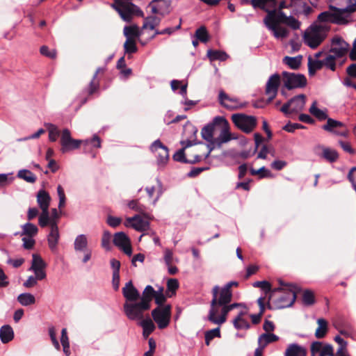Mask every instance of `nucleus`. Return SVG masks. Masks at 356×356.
Returning a JSON list of instances; mask_svg holds the SVG:
<instances>
[{"label":"nucleus","mask_w":356,"mask_h":356,"mask_svg":"<svg viewBox=\"0 0 356 356\" xmlns=\"http://www.w3.org/2000/svg\"><path fill=\"white\" fill-rule=\"evenodd\" d=\"M266 27L273 33L274 37L278 40H283L288 37L289 30L281 24H286L294 30L298 29L300 22L292 16H286L282 11L273 10L267 14L264 19Z\"/></svg>","instance_id":"f257e3e1"},{"label":"nucleus","mask_w":356,"mask_h":356,"mask_svg":"<svg viewBox=\"0 0 356 356\" xmlns=\"http://www.w3.org/2000/svg\"><path fill=\"white\" fill-rule=\"evenodd\" d=\"M330 27L326 24H314L303 34V41L312 49L317 48L326 38Z\"/></svg>","instance_id":"f03ea898"},{"label":"nucleus","mask_w":356,"mask_h":356,"mask_svg":"<svg viewBox=\"0 0 356 356\" xmlns=\"http://www.w3.org/2000/svg\"><path fill=\"white\" fill-rule=\"evenodd\" d=\"M356 10V3L347 7L345 9H337L331 8L330 10L321 13L318 16L321 22H331L335 24H346L350 13Z\"/></svg>","instance_id":"7ed1b4c3"},{"label":"nucleus","mask_w":356,"mask_h":356,"mask_svg":"<svg viewBox=\"0 0 356 356\" xmlns=\"http://www.w3.org/2000/svg\"><path fill=\"white\" fill-rule=\"evenodd\" d=\"M129 1L115 0V3L111 6L125 22H131L134 15L143 17V12L137 6L129 2Z\"/></svg>","instance_id":"20e7f679"},{"label":"nucleus","mask_w":356,"mask_h":356,"mask_svg":"<svg viewBox=\"0 0 356 356\" xmlns=\"http://www.w3.org/2000/svg\"><path fill=\"white\" fill-rule=\"evenodd\" d=\"M296 295L291 289L284 290L275 289L272 291L270 299L273 301L276 309H283L291 307L294 303Z\"/></svg>","instance_id":"39448f33"},{"label":"nucleus","mask_w":356,"mask_h":356,"mask_svg":"<svg viewBox=\"0 0 356 356\" xmlns=\"http://www.w3.org/2000/svg\"><path fill=\"white\" fill-rule=\"evenodd\" d=\"M37 203L42 210L38 218V224L41 227L48 225L49 220V207L51 198L48 192L44 190H40L37 193Z\"/></svg>","instance_id":"423d86ee"},{"label":"nucleus","mask_w":356,"mask_h":356,"mask_svg":"<svg viewBox=\"0 0 356 356\" xmlns=\"http://www.w3.org/2000/svg\"><path fill=\"white\" fill-rule=\"evenodd\" d=\"M214 123L218 124V127L220 128V132L218 137L213 142V144L220 146L222 144L237 138L234 134L230 132L229 124L224 117H215Z\"/></svg>","instance_id":"0eeeda50"},{"label":"nucleus","mask_w":356,"mask_h":356,"mask_svg":"<svg viewBox=\"0 0 356 356\" xmlns=\"http://www.w3.org/2000/svg\"><path fill=\"white\" fill-rule=\"evenodd\" d=\"M123 308L124 314L129 320L140 321L144 317V312L149 309L150 305H145L141 300L138 302H125Z\"/></svg>","instance_id":"6e6552de"},{"label":"nucleus","mask_w":356,"mask_h":356,"mask_svg":"<svg viewBox=\"0 0 356 356\" xmlns=\"http://www.w3.org/2000/svg\"><path fill=\"white\" fill-rule=\"evenodd\" d=\"M192 141L194 142V140ZM193 143L194 144L192 146L188 147L186 149L187 155L186 162L190 163H195L209 157L211 152V149H210L209 146L204 145L203 144L194 146V145L196 143Z\"/></svg>","instance_id":"1a4fd4ad"},{"label":"nucleus","mask_w":356,"mask_h":356,"mask_svg":"<svg viewBox=\"0 0 356 356\" xmlns=\"http://www.w3.org/2000/svg\"><path fill=\"white\" fill-rule=\"evenodd\" d=\"M232 120L237 128L246 134L252 132L257 126V119L252 115L235 113L232 115Z\"/></svg>","instance_id":"9d476101"},{"label":"nucleus","mask_w":356,"mask_h":356,"mask_svg":"<svg viewBox=\"0 0 356 356\" xmlns=\"http://www.w3.org/2000/svg\"><path fill=\"white\" fill-rule=\"evenodd\" d=\"M88 140H76L71 137V133L69 129H65L61 133L60 145L61 152L65 153L74 149H79L81 145H86Z\"/></svg>","instance_id":"9b49d317"},{"label":"nucleus","mask_w":356,"mask_h":356,"mask_svg":"<svg viewBox=\"0 0 356 356\" xmlns=\"http://www.w3.org/2000/svg\"><path fill=\"white\" fill-rule=\"evenodd\" d=\"M152 316L159 329L167 327L171 318V306L158 307L152 311Z\"/></svg>","instance_id":"f8f14e48"},{"label":"nucleus","mask_w":356,"mask_h":356,"mask_svg":"<svg viewBox=\"0 0 356 356\" xmlns=\"http://www.w3.org/2000/svg\"><path fill=\"white\" fill-rule=\"evenodd\" d=\"M305 103L306 96L305 95H299L292 98L286 104H284L280 108V111L286 115L293 113H297L303 110Z\"/></svg>","instance_id":"ddd939ff"},{"label":"nucleus","mask_w":356,"mask_h":356,"mask_svg":"<svg viewBox=\"0 0 356 356\" xmlns=\"http://www.w3.org/2000/svg\"><path fill=\"white\" fill-rule=\"evenodd\" d=\"M213 298L211 300V305L213 307L216 304L219 306H223L229 304L232 298V291H228L224 286L220 288L218 286H215L212 289Z\"/></svg>","instance_id":"4468645a"},{"label":"nucleus","mask_w":356,"mask_h":356,"mask_svg":"<svg viewBox=\"0 0 356 356\" xmlns=\"http://www.w3.org/2000/svg\"><path fill=\"white\" fill-rule=\"evenodd\" d=\"M282 77L284 86L289 90L302 88L307 84L306 77L300 74L283 72Z\"/></svg>","instance_id":"2eb2a0df"},{"label":"nucleus","mask_w":356,"mask_h":356,"mask_svg":"<svg viewBox=\"0 0 356 356\" xmlns=\"http://www.w3.org/2000/svg\"><path fill=\"white\" fill-rule=\"evenodd\" d=\"M281 85V76L275 73L270 75L266 81L265 94L267 96V103H270L277 96L278 89Z\"/></svg>","instance_id":"dca6fc26"},{"label":"nucleus","mask_w":356,"mask_h":356,"mask_svg":"<svg viewBox=\"0 0 356 356\" xmlns=\"http://www.w3.org/2000/svg\"><path fill=\"white\" fill-rule=\"evenodd\" d=\"M348 49L349 44L341 38L336 36L332 40L331 48L329 52L341 60L346 56Z\"/></svg>","instance_id":"f3484780"},{"label":"nucleus","mask_w":356,"mask_h":356,"mask_svg":"<svg viewBox=\"0 0 356 356\" xmlns=\"http://www.w3.org/2000/svg\"><path fill=\"white\" fill-rule=\"evenodd\" d=\"M218 100L223 107L230 110L242 108L247 105L246 103L241 102L240 99L229 96L223 90L219 92Z\"/></svg>","instance_id":"a211bd4d"},{"label":"nucleus","mask_w":356,"mask_h":356,"mask_svg":"<svg viewBox=\"0 0 356 356\" xmlns=\"http://www.w3.org/2000/svg\"><path fill=\"white\" fill-rule=\"evenodd\" d=\"M145 191L148 195L149 202L152 204L156 203L163 192L162 184L158 178L154 179L145 188Z\"/></svg>","instance_id":"6ab92c4d"},{"label":"nucleus","mask_w":356,"mask_h":356,"mask_svg":"<svg viewBox=\"0 0 356 356\" xmlns=\"http://www.w3.org/2000/svg\"><path fill=\"white\" fill-rule=\"evenodd\" d=\"M151 151L157 159L160 165H165L169 159L168 149L159 140H155L151 145Z\"/></svg>","instance_id":"aec40b11"},{"label":"nucleus","mask_w":356,"mask_h":356,"mask_svg":"<svg viewBox=\"0 0 356 356\" xmlns=\"http://www.w3.org/2000/svg\"><path fill=\"white\" fill-rule=\"evenodd\" d=\"M45 267L46 264L42 257L37 254H33L30 270L34 272L38 280H44L46 277Z\"/></svg>","instance_id":"412c9836"},{"label":"nucleus","mask_w":356,"mask_h":356,"mask_svg":"<svg viewBox=\"0 0 356 356\" xmlns=\"http://www.w3.org/2000/svg\"><path fill=\"white\" fill-rule=\"evenodd\" d=\"M113 243L128 256L132 254V248L129 237L124 232L116 233L114 236Z\"/></svg>","instance_id":"4be33fe9"},{"label":"nucleus","mask_w":356,"mask_h":356,"mask_svg":"<svg viewBox=\"0 0 356 356\" xmlns=\"http://www.w3.org/2000/svg\"><path fill=\"white\" fill-rule=\"evenodd\" d=\"M48 225L50 227V232L47 236L48 244L49 248L54 251L56 249L60 238L58 222L54 220V219L49 220Z\"/></svg>","instance_id":"5701e85b"},{"label":"nucleus","mask_w":356,"mask_h":356,"mask_svg":"<svg viewBox=\"0 0 356 356\" xmlns=\"http://www.w3.org/2000/svg\"><path fill=\"white\" fill-rule=\"evenodd\" d=\"M126 227H131L134 229L142 232L147 230L149 227V222L141 216L136 215L132 218H127L124 222Z\"/></svg>","instance_id":"b1692460"},{"label":"nucleus","mask_w":356,"mask_h":356,"mask_svg":"<svg viewBox=\"0 0 356 356\" xmlns=\"http://www.w3.org/2000/svg\"><path fill=\"white\" fill-rule=\"evenodd\" d=\"M323 51H318L314 54L313 56L308 57V70L309 75H314L317 70L322 69L321 60L319 58L323 55Z\"/></svg>","instance_id":"393cba45"},{"label":"nucleus","mask_w":356,"mask_h":356,"mask_svg":"<svg viewBox=\"0 0 356 356\" xmlns=\"http://www.w3.org/2000/svg\"><path fill=\"white\" fill-rule=\"evenodd\" d=\"M122 293L126 299V302H131L137 300L140 297V293L134 286L132 281L126 283L122 288Z\"/></svg>","instance_id":"a878e982"},{"label":"nucleus","mask_w":356,"mask_h":356,"mask_svg":"<svg viewBox=\"0 0 356 356\" xmlns=\"http://www.w3.org/2000/svg\"><path fill=\"white\" fill-rule=\"evenodd\" d=\"M307 349L305 346L296 343H289L284 353V356H307Z\"/></svg>","instance_id":"bb28decb"},{"label":"nucleus","mask_w":356,"mask_h":356,"mask_svg":"<svg viewBox=\"0 0 356 356\" xmlns=\"http://www.w3.org/2000/svg\"><path fill=\"white\" fill-rule=\"evenodd\" d=\"M251 5L254 8H259L265 10L269 14L273 10H275L277 7L276 0H251Z\"/></svg>","instance_id":"cd10ccee"},{"label":"nucleus","mask_w":356,"mask_h":356,"mask_svg":"<svg viewBox=\"0 0 356 356\" xmlns=\"http://www.w3.org/2000/svg\"><path fill=\"white\" fill-rule=\"evenodd\" d=\"M337 63L341 64V60L330 52L325 53L321 60L322 68L325 67L332 72L336 70Z\"/></svg>","instance_id":"c85d7f7f"},{"label":"nucleus","mask_w":356,"mask_h":356,"mask_svg":"<svg viewBox=\"0 0 356 356\" xmlns=\"http://www.w3.org/2000/svg\"><path fill=\"white\" fill-rule=\"evenodd\" d=\"M181 145L183 147L178 150L175 154L173 155V159L176 161L183 162V163H187V155H186V149L192 146L194 143L191 140H186L181 141Z\"/></svg>","instance_id":"c756f323"},{"label":"nucleus","mask_w":356,"mask_h":356,"mask_svg":"<svg viewBox=\"0 0 356 356\" xmlns=\"http://www.w3.org/2000/svg\"><path fill=\"white\" fill-rule=\"evenodd\" d=\"M149 7L154 14L164 15L168 11V5L163 0H154L149 3Z\"/></svg>","instance_id":"7c9ffc66"},{"label":"nucleus","mask_w":356,"mask_h":356,"mask_svg":"<svg viewBox=\"0 0 356 356\" xmlns=\"http://www.w3.org/2000/svg\"><path fill=\"white\" fill-rule=\"evenodd\" d=\"M222 318V306H219L218 304H216L213 308L211 305V309L209 313L208 319L215 324L221 325L224 322H220Z\"/></svg>","instance_id":"2f4dec72"},{"label":"nucleus","mask_w":356,"mask_h":356,"mask_svg":"<svg viewBox=\"0 0 356 356\" xmlns=\"http://www.w3.org/2000/svg\"><path fill=\"white\" fill-rule=\"evenodd\" d=\"M123 33L126 38L137 40L141 35V31L137 25L132 24L125 26L123 30Z\"/></svg>","instance_id":"473e14b6"},{"label":"nucleus","mask_w":356,"mask_h":356,"mask_svg":"<svg viewBox=\"0 0 356 356\" xmlns=\"http://www.w3.org/2000/svg\"><path fill=\"white\" fill-rule=\"evenodd\" d=\"M279 337L273 333H264L259 337L258 345L266 348L269 343L277 341Z\"/></svg>","instance_id":"72a5a7b5"},{"label":"nucleus","mask_w":356,"mask_h":356,"mask_svg":"<svg viewBox=\"0 0 356 356\" xmlns=\"http://www.w3.org/2000/svg\"><path fill=\"white\" fill-rule=\"evenodd\" d=\"M139 325L143 327V335L145 338L149 337L155 330V325L149 317L145 319L140 320Z\"/></svg>","instance_id":"f704fd0d"},{"label":"nucleus","mask_w":356,"mask_h":356,"mask_svg":"<svg viewBox=\"0 0 356 356\" xmlns=\"http://www.w3.org/2000/svg\"><path fill=\"white\" fill-rule=\"evenodd\" d=\"M101 71V68H98L95 72L92 79L90 82L88 86L85 89L84 92L87 93L88 95H92L96 92L98 91L99 88V81L97 79V75Z\"/></svg>","instance_id":"c9c22d12"},{"label":"nucleus","mask_w":356,"mask_h":356,"mask_svg":"<svg viewBox=\"0 0 356 356\" xmlns=\"http://www.w3.org/2000/svg\"><path fill=\"white\" fill-rule=\"evenodd\" d=\"M14 337L13 328L6 325L0 328V339L3 343L10 341Z\"/></svg>","instance_id":"e433bc0d"},{"label":"nucleus","mask_w":356,"mask_h":356,"mask_svg":"<svg viewBox=\"0 0 356 356\" xmlns=\"http://www.w3.org/2000/svg\"><path fill=\"white\" fill-rule=\"evenodd\" d=\"M218 127V124L214 123V119L212 122L205 126L202 130V136L204 139L209 142H211L213 139V132L215 127Z\"/></svg>","instance_id":"4c0bfd02"},{"label":"nucleus","mask_w":356,"mask_h":356,"mask_svg":"<svg viewBox=\"0 0 356 356\" xmlns=\"http://www.w3.org/2000/svg\"><path fill=\"white\" fill-rule=\"evenodd\" d=\"M302 60V56L299 55L295 57L285 56L283 58V63L293 70H297L300 67Z\"/></svg>","instance_id":"58836bf2"},{"label":"nucleus","mask_w":356,"mask_h":356,"mask_svg":"<svg viewBox=\"0 0 356 356\" xmlns=\"http://www.w3.org/2000/svg\"><path fill=\"white\" fill-rule=\"evenodd\" d=\"M156 292L152 286H147L143 292L140 300L145 305H150Z\"/></svg>","instance_id":"ea45409f"},{"label":"nucleus","mask_w":356,"mask_h":356,"mask_svg":"<svg viewBox=\"0 0 356 356\" xmlns=\"http://www.w3.org/2000/svg\"><path fill=\"white\" fill-rule=\"evenodd\" d=\"M317 323L318 326L316 330L315 337L317 339L323 338L327 331V322L323 318H319Z\"/></svg>","instance_id":"a19ab883"},{"label":"nucleus","mask_w":356,"mask_h":356,"mask_svg":"<svg viewBox=\"0 0 356 356\" xmlns=\"http://www.w3.org/2000/svg\"><path fill=\"white\" fill-rule=\"evenodd\" d=\"M74 250L76 251H84L88 246V238L86 235L80 234L74 240Z\"/></svg>","instance_id":"79ce46f5"},{"label":"nucleus","mask_w":356,"mask_h":356,"mask_svg":"<svg viewBox=\"0 0 356 356\" xmlns=\"http://www.w3.org/2000/svg\"><path fill=\"white\" fill-rule=\"evenodd\" d=\"M38 232L36 225L31 222H27L22 226V236H27L29 237L35 236Z\"/></svg>","instance_id":"37998d69"},{"label":"nucleus","mask_w":356,"mask_h":356,"mask_svg":"<svg viewBox=\"0 0 356 356\" xmlns=\"http://www.w3.org/2000/svg\"><path fill=\"white\" fill-rule=\"evenodd\" d=\"M159 22L160 19L155 16L145 17L142 29L154 30L159 24Z\"/></svg>","instance_id":"c03bdc74"},{"label":"nucleus","mask_w":356,"mask_h":356,"mask_svg":"<svg viewBox=\"0 0 356 356\" xmlns=\"http://www.w3.org/2000/svg\"><path fill=\"white\" fill-rule=\"evenodd\" d=\"M345 127L343 123L332 118H327V123L323 126V129L327 131L334 132L335 129Z\"/></svg>","instance_id":"a18cd8bd"},{"label":"nucleus","mask_w":356,"mask_h":356,"mask_svg":"<svg viewBox=\"0 0 356 356\" xmlns=\"http://www.w3.org/2000/svg\"><path fill=\"white\" fill-rule=\"evenodd\" d=\"M322 157L330 162H334L339 158L338 152L328 147H323Z\"/></svg>","instance_id":"49530a36"},{"label":"nucleus","mask_w":356,"mask_h":356,"mask_svg":"<svg viewBox=\"0 0 356 356\" xmlns=\"http://www.w3.org/2000/svg\"><path fill=\"white\" fill-rule=\"evenodd\" d=\"M309 112L319 120H324L327 118L325 111L321 110L316 106V102H314L309 108Z\"/></svg>","instance_id":"de8ad7c7"},{"label":"nucleus","mask_w":356,"mask_h":356,"mask_svg":"<svg viewBox=\"0 0 356 356\" xmlns=\"http://www.w3.org/2000/svg\"><path fill=\"white\" fill-rule=\"evenodd\" d=\"M60 343L62 344L64 353L66 356H69L70 355V342L66 328L62 329Z\"/></svg>","instance_id":"09e8293b"},{"label":"nucleus","mask_w":356,"mask_h":356,"mask_svg":"<svg viewBox=\"0 0 356 356\" xmlns=\"http://www.w3.org/2000/svg\"><path fill=\"white\" fill-rule=\"evenodd\" d=\"M17 300L23 306H28L34 304L35 299L34 296L31 293H22L17 297Z\"/></svg>","instance_id":"8fccbe9b"},{"label":"nucleus","mask_w":356,"mask_h":356,"mask_svg":"<svg viewBox=\"0 0 356 356\" xmlns=\"http://www.w3.org/2000/svg\"><path fill=\"white\" fill-rule=\"evenodd\" d=\"M17 177L29 183H34L36 181V176L29 170H19Z\"/></svg>","instance_id":"3c124183"},{"label":"nucleus","mask_w":356,"mask_h":356,"mask_svg":"<svg viewBox=\"0 0 356 356\" xmlns=\"http://www.w3.org/2000/svg\"><path fill=\"white\" fill-rule=\"evenodd\" d=\"M234 327L238 329H248L250 327L249 323L243 317V313H240L233 321Z\"/></svg>","instance_id":"603ef678"},{"label":"nucleus","mask_w":356,"mask_h":356,"mask_svg":"<svg viewBox=\"0 0 356 356\" xmlns=\"http://www.w3.org/2000/svg\"><path fill=\"white\" fill-rule=\"evenodd\" d=\"M179 288V282L177 279H170L167 282V296L172 297L175 294L177 289Z\"/></svg>","instance_id":"864d4df0"},{"label":"nucleus","mask_w":356,"mask_h":356,"mask_svg":"<svg viewBox=\"0 0 356 356\" xmlns=\"http://www.w3.org/2000/svg\"><path fill=\"white\" fill-rule=\"evenodd\" d=\"M124 49L126 54H131L136 53L138 50L136 40L127 38L124 43Z\"/></svg>","instance_id":"5fc2aeb1"},{"label":"nucleus","mask_w":356,"mask_h":356,"mask_svg":"<svg viewBox=\"0 0 356 356\" xmlns=\"http://www.w3.org/2000/svg\"><path fill=\"white\" fill-rule=\"evenodd\" d=\"M302 302L304 305L309 306L315 302V296L313 291L305 290L302 293Z\"/></svg>","instance_id":"6e6d98bb"},{"label":"nucleus","mask_w":356,"mask_h":356,"mask_svg":"<svg viewBox=\"0 0 356 356\" xmlns=\"http://www.w3.org/2000/svg\"><path fill=\"white\" fill-rule=\"evenodd\" d=\"M47 127L49 131V140L51 142L56 141L60 134L58 127L53 124H48Z\"/></svg>","instance_id":"4d7b16f0"},{"label":"nucleus","mask_w":356,"mask_h":356,"mask_svg":"<svg viewBox=\"0 0 356 356\" xmlns=\"http://www.w3.org/2000/svg\"><path fill=\"white\" fill-rule=\"evenodd\" d=\"M216 337H220V330L219 327L210 330L205 333V342L209 345L210 341Z\"/></svg>","instance_id":"13d9d810"},{"label":"nucleus","mask_w":356,"mask_h":356,"mask_svg":"<svg viewBox=\"0 0 356 356\" xmlns=\"http://www.w3.org/2000/svg\"><path fill=\"white\" fill-rule=\"evenodd\" d=\"M207 55L211 60H225L227 58V55L225 52L220 51L209 50Z\"/></svg>","instance_id":"bf43d9fd"},{"label":"nucleus","mask_w":356,"mask_h":356,"mask_svg":"<svg viewBox=\"0 0 356 356\" xmlns=\"http://www.w3.org/2000/svg\"><path fill=\"white\" fill-rule=\"evenodd\" d=\"M250 172L252 175H259V178H264L270 176V172L267 170L264 166L260 168L258 170L250 168Z\"/></svg>","instance_id":"052dcab7"},{"label":"nucleus","mask_w":356,"mask_h":356,"mask_svg":"<svg viewBox=\"0 0 356 356\" xmlns=\"http://www.w3.org/2000/svg\"><path fill=\"white\" fill-rule=\"evenodd\" d=\"M195 36L202 42H206L209 40L208 32L204 26H201L196 30Z\"/></svg>","instance_id":"680f3d73"},{"label":"nucleus","mask_w":356,"mask_h":356,"mask_svg":"<svg viewBox=\"0 0 356 356\" xmlns=\"http://www.w3.org/2000/svg\"><path fill=\"white\" fill-rule=\"evenodd\" d=\"M40 52L42 55L51 59L56 58L57 52L56 49H50L47 46H42L40 49Z\"/></svg>","instance_id":"e2e57ef3"},{"label":"nucleus","mask_w":356,"mask_h":356,"mask_svg":"<svg viewBox=\"0 0 356 356\" xmlns=\"http://www.w3.org/2000/svg\"><path fill=\"white\" fill-rule=\"evenodd\" d=\"M49 337L51 338V342H52L54 346L55 347V348L57 350H59L60 348V346L58 341L56 339V329L54 326L49 327Z\"/></svg>","instance_id":"0e129e2a"},{"label":"nucleus","mask_w":356,"mask_h":356,"mask_svg":"<svg viewBox=\"0 0 356 356\" xmlns=\"http://www.w3.org/2000/svg\"><path fill=\"white\" fill-rule=\"evenodd\" d=\"M254 287L260 288L266 293L271 291V284L267 281H257L252 284Z\"/></svg>","instance_id":"69168bd1"},{"label":"nucleus","mask_w":356,"mask_h":356,"mask_svg":"<svg viewBox=\"0 0 356 356\" xmlns=\"http://www.w3.org/2000/svg\"><path fill=\"white\" fill-rule=\"evenodd\" d=\"M339 144L344 152L352 155L355 154V150L352 147L350 142L339 140Z\"/></svg>","instance_id":"338daca9"},{"label":"nucleus","mask_w":356,"mask_h":356,"mask_svg":"<svg viewBox=\"0 0 356 356\" xmlns=\"http://www.w3.org/2000/svg\"><path fill=\"white\" fill-rule=\"evenodd\" d=\"M57 193L59 197L58 208H63L65 204V195L64 189L60 185L57 187Z\"/></svg>","instance_id":"774afa93"}]
</instances>
